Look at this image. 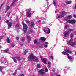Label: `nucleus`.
Here are the masks:
<instances>
[{
  "label": "nucleus",
  "instance_id": "nucleus-11",
  "mask_svg": "<svg viewBox=\"0 0 76 76\" xmlns=\"http://www.w3.org/2000/svg\"><path fill=\"white\" fill-rule=\"evenodd\" d=\"M68 34H69L68 32L64 33V37H66L68 36Z\"/></svg>",
  "mask_w": 76,
  "mask_h": 76
},
{
  "label": "nucleus",
  "instance_id": "nucleus-16",
  "mask_svg": "<svg viewBox=\"0 0 76 76\" xmlns=\"http://www.w3.org/2000/svg\"><path fill=\"white\" fill-rule=\"evenodd\" d=\"M10 7H9V6L7 7L6 8V11L7 12L8 10H10Z\"/></svg>",
  "mask_w": 76,
  "mask_h": 76
},
{
  "label": "nucleus",
  "instance_id": "nucleus-18",
  "mask_svg": "<svg viewBox=\"0 0 76 76\" xmlns=\"http://www.w3.org/2000/svg\"><path fill=\"white\" fill-rule=\"evenodd\" d=\"M27 39L28 40V41H30L31 39V38L29 37L28 36H27Z\"/></svg>",
  "mask_w": 76,
  "mask_h": 76
},
{
  "label": "nucleus",
  "instance_id": "nucleus-50",
  "mask_svg": "<svg viewBox=\"0 0 76 76\" xmlns=\"http://www.w3.org/2000/svg\"><path fill=\"white\" fill-rule=\"evenodd\" d=\"M50 65H48V67H50L51 66Z\"/></svg>",
  "mask_w": 76,
  "mask_h": 76
},
{
  "label": "nucleus",
  "instance_id": "nucleus-23",
  "mask_svg": "<svg viewBox=\"0 0 76 76\" xmlns=\"http://www.w3.org/2000/svg\"><path fill=\"white\" fill-rule=\"evenodd\" d=\"M37 67L39 69L41 68V66H40L39 64H37Z\"/></svg>",
  "mask_w": 76,
  "mask_h": 76
},
{
  "label": "nucleus",
  "instance_id": "nucleus-8",
  "mask_svg": "<svg viewBox=\"0 0 76 76\" xmlns=\"http://www.w3.org/2000/svg\"><path fill=\"white\" fill-rule=\"evenodd\" d=\"M18 0H13L12 2V4H11V6H13L15 3H16V2Z\"/></svg>",
  "mask_w": 76,
  "mask_h": 76
},
{
  "label": "nucleus",
  "instance_id": "nucleus-28",
  "mask_svg": "<svg viewBox=\"0 0 76 76\" xmlns=\"http://www.w3.org/2000/svg\"><path fill=\"white\" fill-rule=\"evenodd\" d=\"M68 23H72V20L70 21V20H68L67 21Z\"/></svg>",
  "mask_w": 76,
  "mask_h": 76
},
{
  "label": "nucleus",
  "instance_id": "nucleus-7",
  "mask_svg": "<svg viewBox=\"0 0 76 76\" xmlns=\"http://www.w3.org/2000/svg\"><path fill=\"white\" fill-rule=\"evenodd\" d=\"M42 62L44 63L45 64H47V59L43 58L42 60Z\"/></svg>",
  "mask_w": 76,
  "mask_h": 76
},
{
  "label": "nucleus",
  "instance_id": "nucleus-35",
  "mask_svg": "<svg viewBox=\"0 0 76 76\" xmlns=\"http://www.w3.org/2000/svg\"><path fill=\"white\" fill-rule=\"evenodd\" d=\"M37 42V40L36 39H35L34 41V44H36Z\"/></svg>",
  "mask_w": 76,
  "mask_h": 76
},
{
  "label": "nucleus",
  "instance_id": "nucleus-59",
  "mask_svg": "<svg viewBox=\"0 0 76 76\" xmlns=\"http://www.w3.org/2000/svg\"><path fill=\"white\" fill-rule=\"evenodd\" d=\"M58 18H60V16H58Z\"/></svg>",
  "mask_w": 76,
  "mask_h": 76
},
{
  "label": "nucleus",
  "instance_id": "nucleus-32",
  "mask_svg": "<svg viewBox=\"0 0 76 76\" xmlns=\"http://www.w3.org/2000/svg\"><path fill=\"white\" fill-rule=\"evenodd\" d=\"M64 15L63 14H62L61 15H60V18H63L64 16Z\"/></svg>",
  "mask_w": 76,
  "mask_h": 76
},
{
  "label": "nucleus",
  "instance_id": "nucleus-30",
  "mask_svg": "<svg viewBox=\"0 0 76 76\" xmlns=\"http://www.w3.org/2000/svg\"><path fill=\"white\" fill-rule=\"evenodd\" d=\"M73 37V34H71V36H70L71 38V39H72Z\"/></svg>",
  "mask_w": 76,
  "mask_h": 76
},
{
  "label": "nucleus",
  "instance_id": "nucleus-5",
  "mask_svg": "<svg viewBox=\"0 0 76 76\" xmlns=\"http://www.w3.org/2000/svg\"><path fill=\"white\" fill-rule=\"evenodd\" d=\"M43 31L46 34H49L50 33V29L49 28H44L43 29Z\"/></svg>",
  "mask_w": 76,
  "mask_h": 76
},
{
  "label": "nucleus",
  "instance_id": "nucleus-4",
  "mask_svg": "<svg viewBox=\"0 0 76 76\" xmlns=\"http://www.w3.org/2000/svg\"><path fill=\"white\" fill-rule=\"evenodd\" d=\"M26 14L27 17H29V18H31V14L30 12V10H26Z\"/></svg>",
  "mask_w": 76,
  "mask_h": 76
},
{
  "label": "nucleus",
  "instance_id": "nucleus-21",
  "mask_svg": "<svg viewBox=\"0 0 76 76\" xmlns=\"http://www.w3.org/2000/svg\"><path fill=\"white\" fill-rule=\"evenodd\" d=\"M34 23L33 22L31 23V27H33V26H34Z\"/></svg>",
  "mask_w": 76,
  "mask_h": 76
},
{
  "label": "nucleus",
  "instance_id": "nucleus-15",
  "mask_svg": "<svg viewBox=\"0 0 76 76\" xmlns=\"http://www.w3.org/2000/svg\"><path fill=\"white\" fill-rule=\"evenodd\" d=\"M71 3H72V1H69L66 2V4H70Z\"/></svg>",
  "mask_w": 76,
  "mask_h": 76
},
{
  "label": "nucleus",
  "instance_id": "nucleus-22",
  "mask_svg": "<svg viewBox=\"0 0 76 76\" xmlns=\"http://www.w3.org/2000/svg\"><path fill=\"white\" fill-rule=\"evenodd\" d=\"M62 14H63V15H65V14H66V12L64 11H62Z\"/></svg>",
  "mask_w": 76,
  "mask_h": 76
},
{
  "label": "nucleus",
  "instance_id": "nucleus-60",
  "mask_svg": "<svg viewBox=\"0 0 76 76\" xmlns=\"http://www.w3.org/2000/svg\"><path fill=\"white\" fill-rule=\"evenodd\" d=\"M2 47L1 46H0V48H2Z\"/></svg>",
  "mask_w": 76,
  "mask_h": 76
},
{
  "label": "nucleus",
  "instance_id": "nucleus-43",
  "mask_svg": "<svg viewBox=\"0 0 76 76\" xmlns=\"http://www.w3.org/2000/svg\"><path fill=\"white\" fill-rule=\"evenodd\" d=\"M15 26V27H18L19 26V24H16Z\"/></svg>",
  "mask_w": 76,
  "mask_h": 76
},
{
  "label": "nucleus",
  "instance_id": "nucleus-46",
  "mask_svg": "<svg viewBox=\"0 0 76 76\" xmlns=\"http://www.w3.org/2000/svg\"><path fill=\"white\" fill-rule=\"evenodd\" d=\"M4 4V3H3L1 5V7H0V9H1V7H2V6H3Z\"/></svg>",
  "mask_w": 76,
  "mask_h": 76
},
{
  "label": "nucleus",
  "instance_id": "nucleus-48",
  "mask_svg": "<svg viewBox=\"0 0 76 76\" xmlns=\"http://www.w3.org/2000/svg\"><path fill=\"white\" fill-rule=\"evenodd\" d=\"M19 76H24V75H23V74H21L20 75H19Z\"/></svg>",
  "mask_w": 76,
  "mask_h": 76
},
{
  "label": "nucleus",
  "instance_id": "nucleus-24",
  "mask_svg": "<svg viewBox=\"0 0 76 76\" xmlns=\"http://www.w3.org/2000/svg\"><path fill=\"white\" fill-rule=\"evenodd\" d=\"M72 29H69V30H68V32H68V34H69V32H72Z\"/></svg>",
  "mask_w": 76,
  "mask_h": 76
},
{
  "label": "nucleus",
  "instance_id": "nucleus-63",
  "mask_svg": "<svg viewBox=\"0 0 76 76\" xmlns=\"http://www.w3.org/2000/svg\"><path fill=\"white\" fill-rule=\"evenodd\" d=\"M75 55H76V52H75Z\"/></svg>",
  "mask_w": 76,
  "mask_h": 76
},
{
  "label": "nucleus",
  "instance_id": "nucleus-44",
  "mask_svg": "<svg viewBox=\"0 0 76 76\" xmlns=\"http://www.w3.org/2000/svg\"><path fill=\"white\" fill-rule=\"evenodd\" d=\"M15 45L14 44H12L11 45V47H15Z\"/></svg>",
  "mask_w": 76,
  "mask_h": 76
},
{
  "label": "nucleus",
  "instance_id": "nucleus-42",
  "mask_svg": "<svg viewBox=\"0 0 76 76\" xmlns=\"http://www.w3.org/2000/svg\"><path fill=\"white\" fill-rule=\"evenodd\" d=\"M16 72H17L16 71H15V73H13V75H16Z\"/></svg>",
  "mask_w": 76,
  "mask_h": 76
},
{
  "label": "nucleus",
  "instance_id": "nucleus-20",
  "mask_svg": "<svg viewBox=\"0 0 76 76\" xmlns=\"http://www.w3.org/2000/svg\"><path fill=\"white\" fill-rule=\"evenodd\" d=\"M28 52V50L26 49L25 51H24V55H25V54H26V53H27Z\"/></svg>",
  "mask_w": 76,
  "mask_h": 76
},
{
  "label": "nucleus",
  "instance_id": "nucleus-55",
  "mask_svg": "<svg viewBox=\"0 0 76 76\" xmlns=\"http://www.w3.org/2000/svg\"><path fill=\"white\" fill-rule=\"evenodd\" d=\"M30 32H32V29L30 30Z\"/></svg>",
  "mask_w": 76,
  "mask_h": 76
},
{
  "label": "nucleus",
  "instance_id": "nucleus-58",
  "mask_svg": "<svg viewBox=\"0 0 76 76\" xmlns=\"http://www.w3.org/2000/svg\"><path fill=\"white\" fill-rule=\"evenodd\" d=\"M41 22V21H40V20H39V21H37V22Z\"/></svg>",
  "mask_w": 76,
  "mask_h": 76
},
{
  "label": "nucleus",
  "instance_id": "nucleus-6",
  "mask_svg": "<svg viewBox=\"0 0 76 76\" xmlns=\"http://www.w3.org/2000/svg\"><path fill=\"white\" fill-rule=\"evenodd\" d=\"M69 44L72 46V47H74L76 45V43L75 42H72V40H70L69 41Z\"/></svg>",
  "mask_w": 76,
  "mask_h": 76
},
{
  "label": "nucleus",
  "instance_id": "nucleus-45",
  "mask_svg": "<svg viewBox=\"0 0 76 76\" xmlns=\"http://www.w3.org/2000/svg\"><path fill=\"white\" fill-rule=\"evenodd\" d=\"M19 37H17L16 38V40H18V39H19Z\"/></svg>",
  "mask_w": 76,
  "mask_h": 76
},
{
  "label": "nucleus",
  "instance_id": "nucleus-61",
  "mask_svg": "<svg viewBox=\"0 0 76 76\" xmlns=\"http://www.w3.org/2000/svg\"><path fill=\"white\" fill-rule=\"evenodd\" d=\"M56 11H57L56 10V11L55 12V13H56Z\"/></svg>",
  "mask_w": 76,
  "mask_h": 76
},
{
  "label": "nucleus",
  "instance_id": "nucleus-14",
  "mask_svg": "<svg viewBox=\"0 0 76 76\" xmlns=\"http://www.w3.org/2000/svg\"><path fill=\"white\" fill-rule=\"evenodd\" d=\"M15 58H16L17 60H19V61H20V59L21 58L20 57H18V56H16L15 57Z\"/></svg>",
  "mask_w": 76,
  "mask_h": 76
},
{
  "label": "nucleus",
  "instance_id": "nucleus-17",
  "mask_svg": "<svg viewBox=\"0 0 76 76\" xmlns=\"http://www.w3.org/2000/svg\"><path fill=\"white\" fill-rule=\"evenodd\" d=\"M7 42L8 43H10V39H9V38H8L7 39Z\"/></svg>",
  "mask_w": 76,
  "mask_h": 76
},
{
  "label": "nucleus",
  "instance_id": "nucleus-54",
  "mask_svg": "<svg viewBox=\"0 0 76 76\" xmlns=\"http://www.w3.org/2000/svg\"><path fill=\"white\" fill-rule=\"evenodd\" d=\"M10 13L9 15H8V18H9V16H10Z\"/></svg>",
  "mask_w": 76,
  "mask_h": 76
},
{
  "label": "nucleus",
  "instance_id": "nucleus-19",
  "mask_svg": "<svg viewBox=\"0 0 76 76\" xmlns=\"http://www.w3.org/2000/svg\"><path fill=\"white\" fill-rule=\"evenodd\" d=\"M39 60H38V58H36L35 59V60H34V62H38Z\"/></svg>",
  "mask_w": 76,
  "mask_h": 76
},
{
  "label": "nucleus",
  "instance_id": "nucleus-27",
  "mask_svg": "<svg viewBox=\"0 0 76 76\" xmlns=\"http://www.w3.org/2000/svg\"><path fill=\"white\" fill-rule=\"evenodd\" d=\"M68 26V25H65V28H64L65 29H67V28Z\"/></svg>",
  "mask_w": 76,
  "mask_h": 76
},
{
  "label": "nucleus",
  "instance_id": "nucleus-49",
  "mask_svg": "<svg viewBox=\"0 0 76 76\" xmlns=\"http://www.w3.org/2000/svg\"><path fill=\"white\" fill-rule=\"evenodd\" d=\"M40 58H41L42 60H43V59L44 58H42V56H40Z\"/></svg>",
  "mask_w": 76,
  "mask_h": 76
},
{
  "label": "nucleus",
  "instance_id": "nucleus-57",
  "mask_svg": "<svg viewBox=\"0 0 76 76\" xmlns=\"http://www.w3.org/2000/svg\"><path fill=\"white\" fill-rule=\"evenodd\" d=\"M21 46H23V44H21Z\"/></svg>",
  "mask_w": 76,
  "mask_h": 76
},
{
  "label": "nucleus",
  "instance_id": "nucleus-64",
  "mask_svg": "<svg viewBox=\"0 0 76 76\" xmlns=\"http://www.w3.org/2000/svg\"><path fill=\"white\" fill-rule=\"evenodd\" d=\"M50 58H49V60H50Z\"/></svg>",
  "mask_w": 76,
  "mask_h": 76
},
{
  "label": "nucleus",
  "instance_id": "nucleus-12",
  "mask_svg": "<svg viewBox=\"0 0 76 76\" xmlns=\"http://www.w3.org/2000/svg\"><path fill=\"white\" fill-rule=\"evenodd\" d=\"M12 22L9 23H8V29H10V27H11V26H12Z\"/></svg>",
  "mask_w": 76,
  "mask_h": 76
},
{
  "label": "nucleus",
  "instance_id": "nucleus-33",
  "mask_svg": "<svg viewBox=\"0 0 76 76\" xmlns=\"http://www.w3.org/2000/svg\"><path fill=\"white\" fill-rule=\"evenodd\" d=\"M4 51H5V52H8V51H9V49H6L4 50Z\"/></svg>",
  "mask_w": 76,
  "mask_h": 76
},
{
  "label": "nucleus",
  "instance_id": "nucleus-25",
  "mask_svg": "<svg viewBox=\"0 0 76 76\" xmlns=\"http://www.w3.org/2000/svg\"><path fill=\"white\" fill-rule=\"evenodd\" d=\"M68 56V58L69 59V60H71L72 59V57L70 56H69V55L67 56Z\"/></svg>",
  "mask_w": 76,
  "mask_h": 76
},
{
  "label": "nucleus",
  "instance_id": "nucleus-39",
  "mask_svg": "<svg viewBox=\"0 0 76 76\" xmlns=\"http://www.w3.org/2000/svg\"><path fill=\"white\" fill-rule=\"evenodd\" d=\"M45 70L46 72H48V69H47V68H46L45 69Z\"/></svg>",
  "mask_w": 76,
  "mask_h": 76
},
{
  "label": "nucleus",
  "instance_id": "nucleus-2",
  "mask_svg": "<svg viewBox=\"0 0 76 76\" xmlns=\"http://www.w3.org/2000/svg\"><path fill=\"white\" fill-rule=\"evenodd\" d=\"M22 25L23 26V31L24 32L26 33L27 31V29H28V26L24 22H22Z\"/></svg>",
  "mask_w": 76,
  "mask_h": 76
},
{
  "label": "nucleus",
  "instance_id": "nucleus-26",
  "mask_svg": "<svg viewBox=\"0 0 76 76\" xmlns=\"http://www.w3.org/2000/svg\"><path fill=\"white\" fill-rule=\"evenodd\" d=\"M53 4L55 6H56L57 4V3L56 2H55V1H54L53 2Z\"/></svg>",
  "mask_w": 76,
  "mask_h": 76
},
{
  "label": "nucleus",
  "instance_id": "nucleus-3",
  "mask_svg": "<svg viewBox=\"0 0 76 76\" xmlns=\"http://www.w3.org/2000/svg\"><path fill=\"white\" fill-rule=\"evenodd\" d=\"M35 59V56L32 54L30 55L28 57V60H33L34 61Z\"/></svg>",
  "mask_w": 76,
  "mask_h": 76
},
{
  "label": "nucleus",
  "instance_id": "nucleus-36",
  "mask_svg": "<svg viewBox=\"0 0 76 76\" xmlns=\"http://www.w3.org/2000/svg\"><path fill=\"white\" fill-rule=\"evenodd\" d=\"M9 20H7L6 21V23H9Z\"/></svg>",
  "mask_w": 76,
  "mask_h": 76
},
{
  "label": "nucleus",
  "instance_id": "nucleus-62",
  "mask_svg": "<svg viewBox=\"0 0 76 76\" xmlns=\"http://www.w3.org/2000/svg\"><path fill=\"white\" fill-rule=\"evenodd\" d=\"M75 9H76V6H75Z\"/></svg>",
  "mask_w": 76,
  "mask_h": 76
},
{
  "label": "nucleus",
  "instance_id": "nucleus-9",
  "mask_svg": "<svg viewBox=\"0 0 76 76\" xmlns=\"http://www.w3.org/2000/svg\"><path fill=\"white\" fill-rule=\"evenodd\" d=\"M39 73L41 75H44V70L42 69H41L39 71Z\"/></svg>",
  "mask_w": 76,
  "mask_h": 76
},
{
  "label": "nucleus",
  "instance_id": "nucleus-29",
  "mask_svg": "<svg viewBox=\"0 0 76 76\" xmlns=\"http://www.w3.org/2000/svg\"><path fill=\"white\" fill-rule=\"evenodd\" d=\"M3 69V66H0V70L1 71Z\"/></svg>",
  "mask_w": 76,
  "mask_h": 76
},
{
  "label": "nucleus",
  "instance_id": "nucleus-53",
  "mask_svg": "<svg viewBox=\"0 0 76 76\" xmlns=\"http://www.w3.org/2000/svg\"><path fill=\"white\" fill-rule=\"evenodd\" d=\"M45 44H48V42H46L45 43Z\"/></svg>",
  "mask_w": 76,
  "mask_h": 76
},
{
  "label": "nucleus",
  "instance_id": "nucleus-37",
  "mask_svg": "<svg viewBox=\"0 0 76 76\" xmlns=\"http://www.w3.org/2000/svg\"><path fill=\"white\" fill-rule=\"evenodd\" d=\"M21 41H22V42H24V41H25V38H22V39L21 40Z\"/></svg>",
  "mask_w": 76,
  "mask_h": 76
},
{
  "label": "nucleus",
  "instance_id": "nucleus-51",
  "mask_svg": "<svg viewBox=\"0 0 76 76\" xmlns=\"http://www.w3.org/2000/svg\"><path fill=\"white\" fill-rule=\"evenodd\" d=\"M74 18H76V15H74L73 16Z\"/></svg>",
  "mask_w": 76,
  "mask_h": 76
},
{
  "label": "nucleus",
  "instance_id": "nucleus-38",
  "mask_svg": "<svg viewBox=\"0 0 76 76\" xmlns=\"http://www.w3.org/2000/svg\"><path fill=\"white\" fill-rule=\"evenodd\" d=\"M50 58H51L52 60H53L54 59V56H50Z\"/></svg>",
  "mask_w": 76,
  "mask_h": 76
},
{
  "label": "nucleus",
  "instance_id": "nucleus-41",
  "mask_svg": "<svg viewBox=\"0 0 76 76\" xmlns=\"http://www.w3.org/2000/svg\"><path fill=\"white\" fill-rule=\"evenodd\" d=\"M48 64L51 65V62L48 61Z\"/></svg>",
  "mask_w": 76,
  "mask_h": 76
},
{
  "label": "nucleus",
  "instance_id": "nucleus-31",
  "mask_svg": "<svg viewBox=\"0 0 76 76\" xmlns=\"http://www.w3.org/2000/svg\"><path fill=\"white\" fill-rule=\"evenodd\" d=\"M14 61L15 63H17V61L16 60V58H14Z\"/></svg>",
  "mask_w": 76,
  "mask_h": 76
},
{
  "label": "nucleus",
  "instance_id": "nucleus-34",
  "mask_svg": "<svg viewBox=\"0 0 76 76\" xmlns=\"http://www.w3.org/2000/svg\"><path fill=\"white\" fill-rule=\"evenodd\" d=\"M26 22L27 23H30V22L29 21H28V20H26Z\"/></svg>",
  "mask_w": 76,
  "mask_h": 76
},
{
  "label": "nucleus",
  "instance_id": "nucleus-47",
  "mask_svg": "<svg viewBox=\"0 0 76 76\" xmlns=\"http://www.w3.org/2000/svg\"><path fill=\"white\" fill-rule=\"evenodd\" d=\"M44 47L45 48H47V45H45L44 46Z\"/></svg>",
  "mask_w": 76,
  "mask_h": 76
},
{
  "label": "nucleus",
  "instance_id": "nucleus-56",
  "mask_svg": "<svg viewBox=\"0 0 76 76\" xmlns=\"http://www.w3.org/2000/svg\"><path fill=\"white\" fill-rule=\"evenodd\" d=\"M1 37H0V41H1Z\"/></svg>",
  "mask_w": 76,
  "mask_h": 76
},
{
  "label": "nucleus",
  "instance_id": "nucleus-13",
  "mask_svg": "<svg viewBox=\"0 0 76 76\" xmlns=\"http://www.w3.org/2000/svg\"><path fill=\"white\" fill-rule=\"evenodd\" d=\"M40 39L41 40H42L43 41V42H45V39L44 37H41L40 38Z\"/></svg>",
  "mask_w": 76,
  "mask_h": 76
},
{
  "label": "nucleus",
  "instance_id": "nucleus-40",
  "mask_svg": "<svg viewBox=\"0 0 76 76\" xmlns=\"http://www.w3.org/2000/svg\"><path fill=\"white\" fill-rule=\"evenodd\" d=\"M72 18L71 16H68L67 17L68 19H71Z\"/></svg>",
  "mask_w": 76,
  "mask_h": 76
},
{
  "label": "nucleus",
  "instance_id": "nucleus-10",
  "mask_svg": "<svg viewBox=\"0 0 76 76\" xmlns=\"http://www.w3.org/2000/svg\"><path fill=\"white\" fill-rule=\"evenodd\" d=\"M76 20H71V24L72 25L76 23Z\"/></svg>",
  "mask_w": 76,
  "mask_h": 76
},
{
  "label": "nucleus",
  "instance_id": "nucleus-1",
  "mask_svg": "<svg viewBox=\"0 0 76 76\" xmlns=\"http://www.w3.org/2000/svg\"><path fill=\"white\" fill-rule=\"evenodd\" d=\"M64 50L65 51V52L64 51H63L62 52V54H63L64 55L69 56V54H68L67 53H72V51L69 50L67 49H66L65 50L64 49Z\"/></svg>",
  "mask_w": 76,
  "mask_h": 76
},
{
  "label": "nucleus",
  "instance_id": "nucleus-52",
  "mask_svg": "<svg viewBox=\"0 0 76 76\" xmlns=\"http://www.w3.org/2000/svg\"><path fill=\"white\" fill-rule=\"evenodd\" d=\"M55 70V69H53L52 70L53 72H54Z\"/></svg>",
  "mask_w": 76,
  "mask_h": 76
}]
</instances>
